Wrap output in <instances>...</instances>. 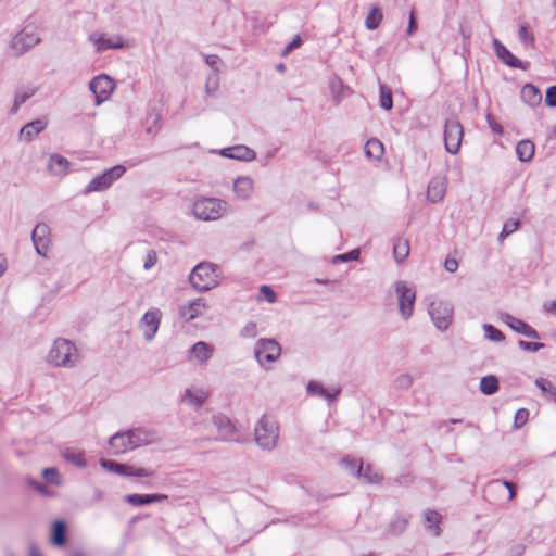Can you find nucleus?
<instances>
[{
    "mask_svg": "<svg viewBox=\"0 0 556 556\" xmlns=\"http://www.w3.org/2000/svg\"><path fill=\"white\" fill-rule=\"evenodd\" d=\"M208 311V302L203 298H197L181 304L178 314L182 320L189 323L198 318H204Z\"/></svg>",
    "mask_w": 556,
    "mask_h": 556,
    "instance_id": "nucleus-15",
    "label": "nucleus"
},
{
    "mask_svg": "<svg viewBox=\"0 0 556 556\" xmlns=\"http://www.w3.org/2000/svg\"><path fill=\"white\" fill-rule=\"evenodd\" d=\"M211 426V417L199 414L189 426V431L199 439L211 440L213 438V429Z\"/></svg>",
    "mask_w": 556,
    "mask_h": 556,
    "instance_id": "nucleus-23",
    "label": "nucleus"
},
{
    "mask_svg": "<svg viewBox=\"0 0 556 556\" xmlns=\"http://www.w3.org/2000/svg\"><path fill=\"white\" fill-rule=\"evenodd\" d=\"M224 278L222 268L212 262H201L189 275L191 287L199 292H207L217 288Z\"/></svg>",
    "mask_w": 556,
    "mask_h": 556,
    "instance_id": "nucleus-2",
    "label": "nucleus"
},
{
    "mask_svg": "<svg viewBox=\"0 0 556 556\" xmlns=\"http://www.w3.org/2000/svg\"><path fill=\"white\" fill-rule=\"evenodd\" d=\"M464 137L462 124L456 119H448L444 127V146L450 154H457Z\"/></svg>",
    "mask_w": 556,
    "mask_h": 556,
    "instance_id": "nucleus-14",
    "label": "nucleus"
},
{
    "mask_svg": "<svg viewBox=\"0 0 556 556\" xmlns=\"http://www.w3.org/2000/svg\"><path fill=\"white\" fill-rule=\"evenodd\" d=\"M254 437L261 448L266 451L275 448L279 438L278 422L270 416H262L255 424Z\"/></svg>",
    "mask_w": 556,
    "mask_h": 556,
    "instance_id": "nucleus-4",
    "label": "nucleus"
},
{
    "mask_svg": "<svg viewBox=\"0 0 556 556\" xmlns=\"http://www.w3.org/2000/svg\"><path fill=\"white\" fill-rule=\"evenodd\" d=\"M210 397V390L203 386L190 384L179 395V402L193 408L203 406Z\"/></svg>",
    "mask_w": 556,
    "mask_h": 556,
    "instance_id": "nucleus-16",
    "label": "nucleus"
},
{
    "mask_svg": "<svg viewBox=\"0 0 556 556\" xmlns=\"http://www.w3.org/2000/svg\"><path fill=\"white\" fill-rule=\"evenodd\" d=\"M407 521L404 518H396L390 525V531L393 534L402 533L406 528Z\"/></svg>",
    "mask_w": 556,
    "mask_h": 556,
    "instance_id": "nucleus-57",
    "label": "nucleus"
},
{
    "mask_svg": "<svg viewBox=\"0 0 556 556\" xmlns=\"http://www.w3.org/2000/svg\"><path fill=\"white\" fill-rule=\"evenodd\" d=\"M518 36H519V39L520 41L526 46V47H532L533 43H534V37L532 35V33L528 29V27L526 25H521L518 29Z\"/></svg>",
    "mask_w": 556,
    "mask_h": 556,
    "instance_id": "nucleus-53",
    "label": "nucleus"
},
{
    "mask_svg": "<svg viewBox=\"0 0 556 556\" xmlns=\"http://www.w3.org/2000/svg\"><path fill=\"white\" fill-rule=\"evenodd\" d=\"M126 172L125 166L115 165L102 174L93 177L85 187V193L101 192L109 189L114 181L119 179Z\"/></svg>",
    "mask_w": 556,
    "mask_h": 556,
    "instance_id": "nucleus-11",
    "label": "nucleus"
},
{
    "mask_svg": "<svg viewBox=\"0 0 556 556\" xmlns=\"http://www.w3.org/2000/svg\"><path fill=\"white\" fill-rule=\"evenodd\" d=\"M383 14L382 11L378 7L370 8L366 18L365 26L369 30H374L379 27L382 22Z\"/></svg>",
    "mask_w": 556,
    "mask_h": 556,
    "instance_id": "nucleus-40",
    "label": "nucleus"
},
{
    "mask_svg": "<svg viewBox=\"0 0 556 556\" xmlns=\"http://www.w3.org/2000/svg\"><path fill=\"white\" fill-rule=\"evenodd\" d=\"M228 210L229 204L226 200L214 197H200L193 201L191 206L193 217L203 222L220 219Z\"/></svg>",
    "mask_w": 556,
    "mask_h": 556,
    "instance_id": "nucleus-3",
    "label": "nucleus"
},
{
    "mask_svg": "<svg viewBox=\"0 0 556 556\" xmlns=\"http://www.w3.org/2000/svg\"><path fill=\"white\" fill-rule=\"evenodd\" d=\"M42 477L47 481V483L55 486H60L63 482V479L59 472V470L54 467L46 468L42 470Z\"/></svg>",
    "mask_w": 556,
    "mask_h": 556,
    "instance_id": "nucleus-45",
    "label": "nucleus"
},
{
    "mask_svg": "<svg viewBox=\"0 0 556 556\" xmlns=\"http://www.w3.org/2000/svg\"><path fill=\"white\" fill-rule=\"evenodd\" d=\"M254 354L261 367L268 370L271 364L276 363L281 355V346L274 339H260L254 346Z\"/></svg>",
    "mask_w": 556,
    "mask_h": 556,
    "instance_id": "nucleus-10",
    "label": "nucleus"
},
{
    "mask_svg": "<svg viewBox=\"0 0 556 556\" xmlns=\"http://www.w3.org/2000/svg\"><path fill=\"white\" fill-rule=\"evenodd\" d=\"M444 268L448 273H455L458 269V262L455 258H446L444 262Z\"/></svg>",
    "mask_w": 556,
    "mask_h": 556,
    "instance_id": "nucleus-64",
    "label": "nucleus"
},
{
    "mask_svg": "<svg viewBox=\"0 0 556 556\" xmlns=\"http://www.w3.org/2000/svg\"><path fill=\"white\" fill-rule=\"evenodd\" d=\"M218 154L226 159L242 161V162H252L256 159V153L251 148L238 144L233 147H228L220 149Z\"/></svg>",
    "mask_w": 556,
    "mask_h": 556,
    "instance_id": "nucleus-21",
    "label": "nucleus"
},
{
    "mask_svg": "<svg viewBox=\"0 0 556 556\" xmlns=\"http://www.w3.org/2000/svg\"><path fill=\"white\" fill-rule=\"evenodd\" d=\"M255 191V180L249 175L237 176L231 181V192L237 201H250Z\"/></svg>",
    "mask_w": 556,
    "mask_h": 556,
    "instance_id": "nucleus-17",
    "label": "nucleus"
},
{
    "mask_svg": "<svg viewBox=\"0 0 556 556\" xmlns=\"http://www.w3.org/2000/svg\"><path fill=\"white\" fill-rule=\"evenodd\" d=\"M164 494H129L125 496V501L135 506L148 505L166 500Z\"/></svg>",
    "mask_w": 556,
    "mask_h": 556,
    "instance_id": "nucleus-35",
    "label": "nucleus"
},
{
    "mask_svg": "<svg viewBox=\"0 0 556 556\" xmlns=\"http://www.w3.org/2000/svg\"><path fill=\"white\" fill-rule=\"evenodd\" d=\"M534 383L545 396L556 403V388L548 379L538 378Z\"/></svg>",
    "mask_w": 556,
    "mask_h": 556,
    "instance_id": "nucleus-43",
    "label": "nucleus"
},
{
    "mask_svg": "<svg viewBox=\"0 0 556 556\" xmlns=\"http://www.w3.org/2000/svg\"><path fill=\"white\" fill-rule=\"evenodd\" d=\"M79 351L74 342L65 338H56L49 348L46 362L59 368H74L79 362Z\"/></svg>",
    "mask_w": 556,
    "mask_h": 556,
    "instance_id": "nucleus-1",
    "label": "nucleus"
},
{
    "mask_svg": "<svg viewBox=\"0 0 556 556\" xmlns=\"http://www.w3.org/2000/svg\"><path fill=\"white\" fill-rule=\"evenodd\" d=\"M60 455L65 462L78 468H85L87 466L85 452L79 448L66 446L60 451Z\"/></svg>",
    "mask_w": 556,
    "mask_h": 556,
    "instance_id": "nucleus-31",
    "label": "nucleus"
},
{
    "mask_svg": "<svg viewBox=\"0 0 556 556\" xmlns=\"http://www.w3.org/2000/svg\"><path fill=\"white\" fill-rule=\"evenodd\" d=\"M258 334V327L255 321L247 323L240 330V336L247 339H253Z\"/></svg>",
    "mask_w": 556,
    "mask_h": 556,
    "instance_id": "nucleus-52",
    "label": "nucleus"
},
{
    "mask_svg": "<svg viewBox=\"0 0 556 556\" xmlns=\"http://www.w3.org/2000/svg\"><path fill=\"white\" fill-rule=\"evenodd\" d=\"M257 302L275 303L277 301L276 292L267 285L260 287L258 294L256 296Z\"/></svg>",
    "mask_w": 556,
    "mask_h": 556,
    "instance_id": "nucleus-46",
    "label": "nucleus"
},
{
    "mask_svg": "<svg viewBox=\"0 0 556 556\" xmlns=\"http://www.w3.org/2000/svg\"><path fill=\"white\" fill-rule=\"evenodd\" d=\"M521 99L522 101L532 106H539L542 102V93L538 87L532 84H526L521 88Z\"/></svg>",
    "mask_w": 556,
    "mask_h": 556,
    "instance_id": "nucleus-34",
    "label": "nucleus"
},
{
    "mask_svg": "<svg viewBox=\"0 0 556 556\" xmlns=\"http://www.w3.org/2000/svg\"><path fill=\"white\" fill-rule=\"evenodd\" d=\"M342 465L351 475L356 477L362 476L364 465L361 463V460L345 458L342 460Z\"/></svg>",
    "mask_w": 556,
    "mask_h": 556,
    "instance_id": "nucleus-47",
    "label": "nucleus"
},
{
    "mask_svg": "<svg viewBox=\"0 0 556 556\" xmlns=\"http://www.w3.org/2000/svg\"><path fill=\"white\" fill-rule=\"evenodd\" d=\"M486 122L489 127L494 134L503 135L504 129L503 126L495 119V117L492 114L486 115Z\"/></svg>",
    "mask_w": 556,
    "mask_h": 556,
    "instance_id": "nucleus-59",
    "label": "nucleus"
},
{
    "mask_svg": "<svg viewBox=\"0 0 556 556\" xmlns=\"http://www.w3.org/2000/svg\"><path fill=\"white\" fill-rule=\"evenodd\" d=\"M429 316L439 331H446L453 323L454 306L452 302L443 299H434L429 304Z\"/></svg>",
    "mask_w": 556,
    "mask_h": 556,
    "instance_id": "nucleus-7",
    "label": "nucleus"
},
{
    "mask_svg": "<svg viewBox=\"0 0 556 556\" xmlns=\"http://www.w3.org/2000/svg\"><path fill=\"white\" fill-rule=\"evenodd\" d=\"M162 317L163 314L160 308L150 307L139 318L137 329L146 343H151L156 338Z\"/></svg>",
    "mask_w": 556,
    "mask_h": 556,
    "instance_id": "nucleus-9",
    "label": "nucleus"
},
{
    "mask_svg": "<svg viewBox=\"0 0 556 556\" xmlns=\"http://www.w3.org/2000/svg\"><path fill=\"white\" fill-rule=\"evenodd\" d=\"M364 153L370 162H380L384 155V146L379 139L371 138L366 141Z\"/></svg>",
    "mask_w": 556,
    "mask_h": 556,
    "instance_id": "nucleus-32",
    "label": "nucleus"
},
{
    "mask_svg": "<svg viewBox=\"0 0 556 556\" xmlns=\"http://www.w3.org/2000/svg\"><path fill=\"white\" fill-rule=\"evenodd\" d=\"M99 464L103 469H105L109 472H113L118 476H122L123 473L124 463H117L115 460L110 459H100Z\"/></svg>",
    "mask_w": 556,
    "mask_h": 556,
    "instance_id": "nucleus-48",
    "label": "nucleus"
},
{
    "mask_svg": "<svg viewBox=\"0 0 556 556\" xmlns=\"http://www.w3.org/2000/svg\"><path fill=\"white\" fill-rule=\"evenodd\" d=\"M500 319L519 334L531 339H540L539 332L533 327L508 313H502Z\"/></svg>",
    "mask_w": 556,
    "mask_h": 556,
    "instance_id": "nucleus-20",
    "label": "nucleus"
},
{
    "mask_svg": "<svg viewBox=\"0 0 556 556\" xmlns=\"http://www.w3.org/2000/svg\"><path fill=\"white\" fill-rule=\"evenodd\" d=\"M108 445L110 447L111 454L113 455H121L129 451H134L127 430L113 434L109 439Z\"/></svg>",
    "mask_w": 556,
    "mask_h": 556,
    "instance_id": "nucleus-25",
    "label": "nucleus"
},
{
    "mask_svg": "<svg viewBox=\"0 0 556 556\" xmlns=\"http://www.w3.org/2000/svg\"><path fill=\"white\" fill-rule=\"evenodd\" d=\"M157 262V255L153 250L147 252L143 261L144 270H150Z\"/></svg>",
    "mask_w": 556,
    "mask_h": 556,
    "instance_id": "nucleus-58",
    "label": "nucleus"
},
{
    "mask_svg": "<svg viewBox=\"0 0 556 556\" xmlns=\"http://www.w3.org/2000/svg\"><path fill=\"white\" fill-rule=\"evenodd\" d=\"M306 391L311 396H318L327 401H333L340 394L339 388H326L319 381H309L306 386Z\"/></svg>",
    "mask_w": 556,
    "mask_h": 556,
    "instance_id": "nucleus-27",
    "label": "nucleus"
},
{
    "mask_svg": "<svg viewBox=\"0 0 556 556\" xmlns=\"http://www.w3.org/2000/svg\"><path fill=\"white\" fill-rule=\"evenodd\" d=\"M414 378L410 374H401L394 380V387L399 390H407L412 387Z\"/></svg>",
    "mask_w": 556,
    "mask_h": 556,
    "instance_id": "nucleus-51",
    "label": "nucleus"
},
{
    "mask_svg": "<svg viewBox=\"0 0 556 556\" xmlns=\"http://www.w3.org/2000/svg\"><path fill=\"white\" fill-rule=\"evenodd\" d=\"M484 339L494 343H502L505 341V334L491 324L482 325Z\"/></svg>",
    "mask_w": 556,
    "mask_h": 556,
    "instance_id": "nucleus-41",
    "label": "nucleus"
},
{
    "mask_svg": "<svg viewBox=\"0 0 556 556\" xmlns=\"http://www.w3.org/2000/svg\"><path fill=\"white\" fill-rule=\"evenodd\" d=\"M359 256H361L359 249H353L350 252H346L343 254H338V255L333 256L332 263L338 264L340 262L357 261L359 258Z\"/></svg>",
    "mask_w": 556,
    "mask_h": 556,
    "instance_id": "nucleus-50",
    "label": "nucleus"
},
{
    "mask_svg": "<svg viewBox=\"0 0 556 556\" xmlns=\"http://www.w3.org/2000/svg\"><path fill=\"white\" fill-rule=\"evenodd\" d=\"M48 125L47 118H37L24 125L20 130V140L24 142L33 141Z\"/></svg>",
    "mask_w": 556,
    "mask_h": 556,
    "instance_id": "nucleus-26",
    "label": "nucleus"
},
{
    "mask_svg": "<svg viewBox=\"0 0 556 556\" xmlns=\"http://www.w3.org/2000/svg\"><path fill=\"white\" fill-rule=\"evenodd\" d=\"M37 93V88L34 86H22L17 88L13 94L10 113L15 114L20 108L30 98Z\"/></svg>",
    "mask_w": 556,
    "mask_h": 556,
    "instance_id": "nucleus-29",
    "label": "nucleus"
},
{
    "mask_svg": "<svg viewBox=\"0 0 556 556\" xmlns=\"http://www.w3.org/2000/svg\"><path fill=\"white\" fill-rule=\"evenodd\" d=\"M492 485L493 486H504L508 490V498L511 501L515 498L516 496V491H515V486L513 483L508 482V481H500V480H496L494 482H492Z\"/></svg>",
    "mask_w": 556,
    "mask_h": 556,
    "instance_id": "nucleus-60",
    "label": "nucleus"
},
{
    "mask_svg": "<svg viewBox=\"0 0 556 556\" xmlns=\"http://www.w3.org/2000/svg\"><path fill=\"white\" fill-rule=\"evenodd\" d=\"M535 152V146L531 140H521L516 146V155L522 163L532 161Z\"/></svg>",
    "mask_w": 556,
    "mask_h": 556,
    "instance_id": "nucleus-36",
    "label": "nucleus"
},
{
    "mask_svg": "<svg viewBox=\"0 0 556 556\" xmlns=\"http://www.w3.org/2000/svg\"><path fill=\"white\" fill-rule=\"evenodd\" d=\"M425 522L427 528L434 534L438 535L440 533L439 523L441 521V516L438 511L427 510L424 514Z\"/></svg>",
    "mask_w": 556,
    "mask_h": 556,
    "instance_id": "nucleus-42",
    "label": "nucleus"
},
{
    "mask_svg": "<svg viewBox=\"0 0 556 556\" xmlns=\"http://www.w3.org/2000/svg\"><path fill=\"white\" fill-rule=\"evenodd\" d=\"M546 105L556 108V86H552L546 91Z\"/></svg>",
    "mask_w": 556,
    "mask_h": 556,
    "instance_id": "nucleus-62",
    "label": "nucleus"
},
{
    "mask_svg": "<svg viewBox=\"0 0 556 556\" xmlns=\"http://www.w3.org/2000/svg\"><path fill=\"white\" fill-rule=\"evenodd\" d=\"M70 161L61 154L53 153L49 156L47 168L53 176L63 177L70 172Z\"/></svg>",
    "mask_w": 556,
    "mask_h": 556,
    "instance_id": "nucleus-28",
    "label": "nucleus"
},
{
    "mask_svg": "<svg viewBox=\"0 0 556 556\" xmlns=\"http://www.w3.org/2000/svg\"><path fill=\"white\" fill-rule=\"evenodd\" d=\"M529 419V410L527 408H519L515 414L514 427L521 428Z\"/></svg>",
    "mask_w": 556,
    "mask_h": 556,
    "instance_id": "nucleus-55",
    "label": "nucleus"
},
{
    "mask_svg": "<svg viewBox=\"0 0 556 556\" xmlns=\"http://www.w3.org/2000/svg\"><path fill=\"white\" fill-rule=\"evenodd\" d=\"M211 424L213 429L214 440L220 441H235L238 438V431L232 421L223 414H215L211 416Z\"/></svg>",
    "mask_w": 556,
    "mask_h": 556,
    "instance_id": "nucleus-13",
    "label": "nucleus"
},
{
    "mask_svg": "<svg viewBox=\"0 0 556 556\" xmlns=\"http://www.w3.org/2000/svg\"><path fill=\"white\" fill-rule=\"evenodd\" d=\"M380 105L384 110H391L393 106L391 90L383 85L380 86Z\"/></svg>",
    "mask_w": 556,
    "mask_h": 556,
    "instance_id": "nucleus-49",
    "label": "nucleus"
},
{
    "mask_svg": "<svg viewBox=\"0 0 556 556\" xmlns=\"http://www.w3.org/2000/svg\"><path fill=\"white\" fill-rule=\"evenodd\" d=\"M542 309L546 315L556 316V299L546 300L542 305Z\"/></svg>",
    "mask_w": 556,
    "mask_h": 556,
    "instance_id": "nucleus-61",
    "label": "nucleus"
},
{
    "mask_svg": "<svg viewBox=\"0 0 556 556\" xmlns=\"http://www.w3.org/2000/svg\"><path fill=\"white\" fill-rule=\"evenodd\" d=\"M500 389V382L495 375H486L481 378L479 390L484 395H493Z\"/></svg>",
    "mask_w": 556,
    "mask_h": 556,
    "instance_id": "nucleus-38",
    "label": "nucleus"
},
{
    "mask_svg": "<svg viewBox=\"0 0 556 556\" xmlns=\"http://www.w3.org/2000/svg\"><path fill=\"white\" fill-rule=\"evenodd\" d=\"M127 432L129 434L130 443L134 450L141 446L153 444L157 440L155 431L151 429L134 428L127 430Z\"/></svg>",
    "mask_w": 556,
    "mask_h": 556,
    "instance_id": "nucleus-22",
    "label": "nucleus"
},
{
    "mask_svg": "<svg viewBox=\"0 0 556 556\" xmlns=\"http://www.w3.org/2000/svg\"><path fill=\"white\" fill-rule=\"evenodd\" d=\"M50 540L52 544L61 546L65 543V523L63 521H55L52 525Z\"/></svg>",
    "mask_w": 556,
    "mask_h": 556,
    "instance_id": "nucleus-39",
    "label": "nucleus"
},
{
    "mask_svg": "<svg viewBox=\"0 0 556 556\" xmlns=\"http://www.w3.org/2000/svg\"><path fill=\"white\" fill-rule=\"evenodd\" d=\"M518 346L526 352L534 353V352L542 350L544 348V344L520 340L518 342Z\"/></svg>",
    "mask_w": 556,
    "mask_h": 556,
    "instance_id": "nucleus-56",
    "label": "nucleus"
},
{
    "mask_svg": "<svg viewBox=\"0 0 556 556\" xmlns=\"http://www.w3.org/2000/svg\"><path fill=\"white\" fill-rule=\"evenodd\" d=\"M122 476L137 479L152 478L154 476V471L147 467L124 464Z\"/></svg>",
    "mask_w": 556,
    "mask_h": 556,
    "instance_id": "nucleus-37",
    "label": "nucleus"
},
{
    "mask_svg": "<svg viewBox=\"0 0 556 556\" xmlns=\"http://www.w3.org/2000/svg\"><path fill=\"white\" fill-rule=\"evenodd\" d=\"M88 41L94 47L97 53L131 47L130 41L121 34L93 33L89 35Z\"/></svg>",
    "mask_w": 556,
    "mask_h": 556,
    "instance_id": "nucleus-8",
    "label": "nucleus"
},
{
    "mask_svg": "<svg viewBox=\"0 0 556 556\" xmlns=\"http://www.w3.org/2000/svg\"><path fill=\"white\" fill-rule=\"evenodd\" d=\"M518 227H519L518 220H509V222L505 223L503 226V229L498 236V240L503 241L507 236L515 232L518 229Z\"/></svg>",
    "mask_w": 556,
    "mask_h": 556,
    "instance_id": "nucleus-54",
    "label": "nucleus"
},
{
    "mask_svg": "<svg viewBox=\"0 0 556 556\" xmlns=\"http://www.w3.org/2000/svg\"><path fill=\"white\" fill-rule=\"evenodd\" d=\"M34 248L38 255L47 257L51 247V231L47 224H37L31 232Z\"/></svg>",
    "mask_w": 556,
    "mask_h": 556,
    "instance_id": "nucleus-18",
    "label": "nucleus"
},
{
    "mask_svg": "<svg viewBox=\"0 0 556 556\" xmlns=\"http://www.w3.org/2000/svg\"><path fill=\"white\" fill-rule=\"evenodd\" d=\"M40 42V35L37 26L25 25L9 42L8 50L14 56H18L33 49Z\"/></svg>",
    "mask_w": 556,
    "mask_h": 556,
    "instance_id": "nucleus-6",
    "label": "nucleus"
},
{
    "mask_svg": "<svg viewBox=\"0 0 556 556\" xmlns=\"http://www.w3.org/2000/svg\"><path fill=\"white\" fill-rule=\"evenodd\" d=\"M358 478L363 479V481L366 483H379L382 480V475L378 469L370 465H366L363 468L362 476Z\"/></svg>",
    "mask_w": 556,
    "mask_h": 556,
    "instance_id": "nucleus-44",
    "label": "nucleus"
},
{
    "mask_svg": "<svg viewBox=\"0 0 556 556\" xmlns=\"http://www.w3.org/2000/svg\"><path fill=\"white\" fill-rule=\"evenodd\" d=\"M215 348L205 341L195 342L187 352V358L190 363L203 366L213 357Z\"/></svg>",
    "mask_w": 556,
    "mask_h": 556,
    "instance_id": "nucleus-19",
    "label": "nucleus"
},
{
    "mask_svg": "<svg viewBox=\"0 0 556 556\" xmlns=\"http://www.w3.org/2000/svg\"><path fill=\"white\" fill-rule=\"evenodd\" d=\"M116 88L115 81L106 74L93 77L89 83V89L94 96L96 105L108 101Z\"/></svg>",
    "mask_w": 556,
    "mask_h": 556,
    "instance_id": "nucleus-12",
    "label": "nucleus"
},
{
    "mask_svg": "<svg viewBox=\"0 0 556 556\" xmlns=\"http://www.w3.org/2000/svg\"><path fill=\"white\" fill-rule=\"evenodd\" d=\"M410 253L409 240L403 237H396L393 240V257L397 264H403Z\"/></svg>",
    "mask_w": 556,
    "mask_h": 556,
    "instance_id": "nucleus-33",
    "label": "nucleus"
},
{
    "mask_svg": "<svg viewBox=\"0 0 556 556\" xmlns=\"http://www.w3.org/2000/svg\"><path fill=\"white\" fill-rule=\"evenodd\" d=\"M302 45V39L299 35H296L291 42H289L283 52H282V55H287L289 54L293 49H296L299 48L300 46Z\"/></svg>",
    "mask_w": 556,
    "mask_h": 556,
    "instance_id": "nucleus-63",
    "label": "nucleus"
},
{
    "mask_svg": "<svg viewBox=\"0 0 556 556\" xmlns=\"http://www.w3.org/2000/svg\"><path fill=\"white\" fill-rule=\"evenodd\" d=\"M392 290L396 298L399 314L402 319L408 320L415 309L416 289L405 280H396L392 283Z\"/></svg>",
    "mask_w": 556,
    "mask_h": 556,
    "instance_id": "nucleus-5",
    "label": "nucleus"
},
{
    "mask_svg": "<svg viewBox=\"0 0 556 556\" xmlns=\"http://www.w3.org/2000/svg\"><path fill=\"white\" fill-rule=\"evenodd\" d=\"M492 45L496 56L506 65L514 68L521 67V62L498 39H493Z\"/></svg>",
    "mask_w": 556,
    "mask_h": 556,
    "instance_id": "nucleus-30",
    "label": "nucleus"
},
{
    "mask_svg": "<svg viewBox=\"0 0 556 556\" xmlns=\"http://www.w3.org/2000/svg\"><path fill=\"white\" fill-rule=\"evenodd\" d=\"M447 178L445 176L433 177L427 187V199L432 203L441 202L446 193Z\"/></svg>",
    "mask_w": 556,
    "mask_h": 556,
    "instance_id": "nucleus-24",
    "label": "nucleus"
}]
</instances>
